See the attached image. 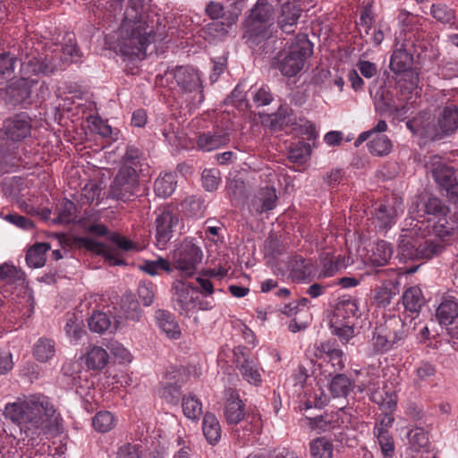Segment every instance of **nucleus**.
<instances>
[{"mask_svg": "<svg viewBox=\"0 0 458 458\" xmlns=\"http://www.w3.org/2000/svg\"><path fill=\"white\" fill-rule=\"evenodd\" d=\"M3 414L30 438L39 435L57 420L55 405L42 394L17 397L14 402L4 405Z\"/></svg>", "mask_w": 458, "mask_h": 458, "instance_id": "f257e3e1", "label": "nucleus"}, {"mask_svg": "<svg viewBox=\"0 0 458 458\" xmlns=\"http://www.w3.org/2000/svg\"><path fill=\"white\" fill-rule=\"evenodd\" d=\"M20 59L21 78L12 80L5 89V101L13 106L23 104L30 98L32 87L38 82L32 76L49 75L58 68L52 55L34 47L33 38L25 42Z\"/></svg>", "mask_w": 458, "mask_h": 458, "instance_id": "f03ea898", "label": "nucleus"}, {"mask_svg": "<svg viewBox=\"0 0 458 458\" xmlns=\"http://www.w3.org/2000/svg\"><path fill=\"white\" fill-rule=\"evenodd\" d=\"M120 52L129 59H144L148 47L157 35L139 10L130 5L121 27Z\"/></svg>", "mask_w": 458, "mask_h": 458, "instance_id": "7ed1b4c3", "label": "nucleus"}, {"mask_svg": "<svg viewBox=\"0 0 458 458\" xmlns=\"http://www.w3.org/2000/svg\"><path fill=\"white\" fill-rule=\"evenodd\" d=\"M421 225L416 223L410 229L403 230L399 238V255L404 261L429 259L440 254L453 241H443L435 237V239H425Z\"/></svg>", "mask_w": 458, "mask_h": 458, "instance_id": "20e7f679", "label": "nucleus"}, {"mask_svg": "<svg viewBox=\"0 0 458 458\" xmlns=\"http://www.w3.org/2000/svg\"><path fill=\"white\" fill-rule=\"evenodd\" d=\"M423 207L427 216L423 226L429 233L443 241H454L458 237V223L449 216L450 209L441 199L429 198ZM417 223L421 225L422 221Z\"/></svg>", "mask_w": 458, "mask_h": 458, "instance_id": "39448f33", "label": "nucleus"}, {"mask_svg": "<svg viewBox=\"0 0 458 458\" xmlns=\"http://www.w3.org/2000/svg\"><path fill=\"white\" fill-rule=\"evenodd\" d=\"M313 54V45L306 34H299L291 44L288 52L277 64L284 76L293 77L304 67L307 58Z\"/></svg>", "mask_w": 458, "mask_h": 458, "instance_id": "423d86ee", "label": "nucleus"}, {"mask_svg": "<svg viewBox=\"0 0 458 458\" xmlns=\"http://www.w3.org/2000/svg\"><path fill=\"white\" fill-rule=\"evenodd\" d=\"M360 378H357L359 392L366 393L369 399L377 403L381 411H392L396 407V394L384 387L380 389L379 376L375 373H360Z\"/></svg>", "mask_w": 458, "mask_h": 458, "instance_id": "0eeeda50", "label": "nucleus"}, {"mask_svg": "<svg viewBox=\"0 0 458 458\" xmlns=\"http://www.w3.org/2000/svg\"><path fill=\"white\" fill-rule=\"evenodd\" d=\"M140 189L138 173L129 167H120L108 191V197L120 200L133 199Z\"/></svg>", "mask_w": 458, "mask_h": 458, "instance_id": "6e6552de", "label": "nucleus"}, {"mask_svg": "<svg viewBox=\"0 0 458 458\" xmlns=\"http://www.w3.org/2000/svg\"><path fill=\"white\" fill-rule=\"evenodd\" d=\"M203 258L201 249L191 240H184L174 250L173 260L174 267L185 277H191Z\"/></svg>", "mask_w": 458, "mask_h": 458, "instance_id": "1a4fd4ad", "label": "nucleus"}, {"mask_svg": "<svg viewBox=\"0 0 458 458\" xmlns=\"http://www.w3.org/2000/svg\"><path fill=\"white\" fill-rule=\"evenodd\" d=\"M277 0H259L251 9L248 23L250 30L255 35L267 37V27L272 25L270 22L274 14V6Z\"/></svg>", "mask_w": 458, "mask_h": 458, "instance_id": "9d476101", "label": "nucleus"}, {"mask_svg": "<svg viewBox=\"0 0 458 458\" xmlns=\"http://www.w3.org/2000/svg\"><path fill=\"white\" fill-rule=\"evenodd\" d=\"M31 133V125L28 116L21 114L5 121L0 132V148L4 147L3 140L19 142L28 138Z\"/></svg>", "mask_w": 458, "mask_h": 458, "instance_id": "9b49d317", "label": "nucleus"}, {"mask_svg": "<svg viewBox=\"0 0 458 458\" xmlns=\"http://www.w3.org/2000/svg\"><path fill=\"white\" fill-rule=\"evenodd\" d=\"M402 338L403 332H392L386 324L376 327L369 341L371 349H369L368 355L385 353L391 350L394 344Z\"/></svg>", "mask_w": 458, "mask_h": 458, "instance_id": "f8f14e48", "label": "nucleus"}, {"mask_svg": "<svg viewBox=\"0 0 458 458\" xmlns=\"http://www.w3.org/2000/svg\"><path fill=\"white\" fill-rule=\"evenodd\" d=\"M178 222L177 215L171 209L165 208L159 210L155 220L157 246L159 250H164L166 247Z\"/></svg>", "mask_w": 458, "mask_h": 458, "instance_id": "ddd939ff", "label": "nucleus"}, {"mask_svg": "<svg viewBox=\"0 0 458 458\" xmlns=\"http://www.w3.org/2000/svg\"><path fill=\"white\" fill-rule=\"evenodd\" d=\"M173 300L175 309L181 313L189 315L197 307V297L193 293L198 291L191 284L176 280L172 286Z\"/></svg>", "mask_w": 458, "mask_h": 458, "instance_id": "4468645a", "label": "nucleus"}, {"mask_svg": "<svg viewBox=\"0 0 458 458\" xmlns=\"http://www.w3.org/2000/svg\"><path fill=\"white\" fill-rule=\"evenodd\" d=\"M166 81L174 80L184 92L196 91L201 87L199 72L191 66H177L165 72Z\"/></svg>", "mask_w": 458, "mask_h": 458, "instance_id": "2eb2a0df", "label": "nucleus"}, {"mask_svg": "<svg viewBox=\"0 0 458 458\" xmlns=\"http://www.w3.org/2000/svg\"><path fill=\"white\" fill-rule=\"evenodd\" d=\"M403 212V203L401 198L393 197L391 199L381 203L375 210L377 226L380 230L392 227L398 216Z\"/></svg>", "mask_w": 458, "mask_h": 458, "instance_id": "dca6fc26", "label": "nucleus"}, {"mask_svg": "<svg viewBox=\"0 0 458 458\" xmlns=\"http://www.w3.org/2000/svg\"><path fill=\"white\" fill-rule=\"evenodd\" d=\"M276 5L281 7L277 17L278 27L283 32H294L301 16V7L297 0H277Z\"/></svg>", "mask_w": 458, "mask_h": 458, "instance_id": "f3484780", "label": "nucleus"}, {"mask_svg": "<svg viewBox=\"0 0 458 458\" xmlns=\"http://www.w3.org/2000/svg\"><path fill=\"white\" fill-rule=\"evenodd\" d=\"M458 129V106L454 102L446 103L437 114L435 136L451 135Z\"/></svg>", "mask_w": 458, "mask_h": 458, "instance_id": "a211bd4d", "label": "nucleus"}, {"mask_svg": "<svg viewBox=\"0 0 458 458\" xmlns=\"http://www.w3.org/2000/svg\"><path fill=\"white\" fill-rule=\"evenodd\" d=\"M229 141V132L217 127L199 133L197 138V147L199 150L210 152L225 146Z\"/></svg>", "mask_w": 458, "mask_h": 458, "instance_id": "6ab92c4d", "label": "nucleus"}, {"mask_svg": "<svg viewBox=\"0 0 458 458\" xmlns=\"http://www.w3.org/2000/svg\"><path fill=\"white\" fill-rule=\"evenodd\" d=\"M426 168L431 174L435 182L443 189L450 186L454 182V172L438 156L430 157L426 163Z\"/></svg>", "mask_w": 458, "mask_h": 458, "instance_id": "aec40b11", "label": "nucleus"}, {"mask_svg": "<svg viewBox=\"0 0 458 458\" xmlns=\"http://www.w3.org/2000/svg\"><path fill=\"white\" fill-rule=\"evenodd\" d=\"M412 43L405 40V42L399 45L396 43V47L394 50L390 59V69L394 73H404L408 72L412 64V54L410 47Z\"/></svg>", "mask_w": 458, "mask_h": 458, "instance_id": "412c9836", "label": "nucleus"}, {"mask_svg": "<svg viewBox=\"0 0 458 458\" xmlns=\"http://www.w3.org/2000/svg\"><path fill=\"white\" fill-rule=\"evenodd\" d=\"M277 199L276 189L272 186L261 188L251 199L249 208L252 213L261 214L272 210Z\"/></svg>", "mask_w": 458, "mask_h": 458, "instance_id": "4be33fe9", "label": "nucleus"}, {"mask_svg": "<svg viewBox=\"0 0 458 458\" xmlns=\"http://www.w3.org/2000/svg\"><path fill=\"white\" fill-rule=\"evenodd\" d=\"M374 104L376 110L380 113H395L397 115H404L407 113L406 106L398 104L390 90L377 91Z\"/></svg>", "mask_w": 458, "mask_h": 458, "instance_id": "5701e85b", "label": "nucleus"}, {"mask_svg": "<svg viewBox=\"0 0 458 458\" xmlns=\"http://www.w3.org/2000/svg\"><path fill=\"white\" fill-rule=\"evenodd\" d=\"M242 355V360L239 357L237 363L242 378L250 385L259 386L261 384L262 378L257 360L244 352Z\"/></svg>", "mask_w": 458, "mask_h": 458, "instance_id": "b1692460", "label": "nucleus"}, {"mask_svg": "<svg viewBox=\"0 0 458 458\" xmlns=\"http://www.w3.org/2000/svg\"><path fill=\"white\" fill-rule=\"evenodd\" d=\"M155 321L157 327L166 337L169 339L180 338L181 329L172 313L165 310H157L155 312Z\"/></svg>", "mask_w": 458, "mask_h": 458, "instance_id": "393cba45", "label": "nucleus"}, {"mask_svg": "<svg viewBox=\"0 0 458 458\" xmlns=\"http://www.w3.org/2000/svg\"><path fill=\"white\" fill-rule=\"evenodd\" d=\"M437 318L439 324L449 326L458 318V303L453 296H444L437 309Z\"/></svg>", "mask_w": 458, "mask_h": 458, "instance_id": "a878e982", "label": "nucleus"}, {"mask_svg": "<svg viewBox=\"0 0 458 458\" xmlns=\"http://www.w3.org/2000/svg\"><path fill=\"white\" fill-rule=\"evenodd\" d=\"M399 282L396 280H386L380 286L375 289L374 300L380 307L388 306L393 298L399 293Z\"/></svg>", "mask_w": 458, "mask_h": 458, "instance_id": "bb28decb", "label": "nucleus"}, {"mask_svg": "<svg viewBox=\"0 0 458 458\" xmlns=\"http://www.w3.org/2000/svg\"><path fill=\"white\" fill-rule=\"evenodd\" d=\"M224 413L228 424L236 425L244 418V403L238 396L231 394L226 400Z\"/></svg>", "mask_w": 458, "mask_h": 458, "instance_id": "cd10ccee", "label": "nucleus"}, {"mask_svg": "<svg viewBox=\"0 0 458 458\" xmlns=\"http://www.w3.org/2000/svg\"><path fill=\"white\" fill-rule=\"evenodd\" d=\"M109 355L100 346H89L85 354V363L89 369L100 370L108 363Z\"/></svg>", "mask_w": 458, "mask_h": 458, "instance_id": "c85d7f7f", "label": "nucleus"}, {"mask_svg": "<svg viewBox=\"0 0 458 458\" xmlns=\"http://www.w3.org/2000/svg\"><path fill=\"white\" fill-rule=\"evenodd\" d=\"M202 431L207 441L212 445H216L221 438V427L216 417L210 412L204 415L202 421Z\"/></svg>", "mask_w": 458, "mask_h": 458, "instance_id": "c756f323", "label": "nucleus"}, {"mask_svg": "<svg viewBox=\"0 0 458 458\" xmlns=\"http://www.w3.org/2000/svg\"><path fill=\"white\" fill-rule=\"evenodd\" d=\"M102 183L97 181H89L81 190L80 202L81 205H98L103 199Z\"/></svg>", "mask_w": 458, "mask_h": 458, "instance_id": "7c9ffc66", "label": "nucleus"}, {"mask_svg": "<svg viewBox=\"0 0 458 458\" xmlns=\"http://www.w3.org/2000/svg\"><path fill=\"white\" fill-rule=\"evenodd\" d=\"M394 253L393 246L386 241H378L372 249L369 262L374 267L386 265Z\"/></svg>", "mask_w": 458, "mask_h": 458, "instance_id": "2f4dec72", "label": "nucleus"}, {"mask_svg": "<svg viewBox=\"0 0 458 458\" xmlns=\"http://www.w3.org/2000/svg\"><path fill=\"white\" fill-rule=\"evenodd\" d=\"M55 343L53 339L41 337L33 345V356L39 362H47L55 354Z\"/></svg>", "mask_w": 458, "mask_h": 458, "instance_id": "473e14b6", "label": "nucleus"}, {"mask_svg": "<svg viewBox=\"0 0 458 458\" xmlns=\"http://www.w3.org/2000/svg\"><path fill=\"white\" fill-rule=\"evenodd\" d=\"M64 329L70 342L77 344L85 333L82 318L75 314L69 315Z\"/></svg>", "mask_w": 458, "mask_h": 458, "instance_id": "72a5a7b5", "label": "nucleus"}, {"mask_svg": "<svg viewBox=\"0 0 458 458\" xmlns=\"http://www.w3.org/2000/svg\"><path fill=\"white\" fill-rule=\"evenodd\" d=\"M309 445L312 458H333L334 445L326 437H318L311 440Z\"/></svg>", "mask_w": 458, "mask_h": 458, "instance_id": "f704fd0d", "label": "nucleus"}, {"mask_svg": "<svg viewBox=\"0 0 458 458\" xmlns=\"http://www.w3.org/2000/svg\"><path fill=\"white\" fill-rule=\"evenodd\" d=\"M50 250V244L40 242L33 245L26 254V262L33 268L42 267L46 263V253Z\"/></svg>", "mask_w": 458, "mask_h": 458, "instance_id": "c9c22d12", "label": "nucleus"}, {"mask_svg": "<svg viewBox=\"0 0 458 458\" xmlns=\"http://www.w3.org/2000/svg\"><path fill=\"white\" fill-rule=\"evenodd\" d=\"M318 349L324 352L328 358V361L335 371H341L345 365V357L342 350L335 348L329 342H324L319 344Z\"/></svg>", "mask_w": 458, "mask_h": 458, "instance_id": "e433bc0d", "label": "nucleus"}, {"mask_svg": "<svg viewBox=\"0 0 458 458\" xmlns=\"http://www.w3.org/2000/svg\"><path fill=\"white\" fill-rule=\"evenodd\" d=\"M176 183L174 174L165 173L160 174L155 181V192L158 197L167 198L174 191Z\"/></svg>", "mask_w": 458, "mask_h": 458, "instance_id": "4c0bfd02", "label": "nucleus"}, {"mask_svg": "<svg viewBox=\"0 0 458 458\" xmlns=\"http://www.w3.org/2000/svg\"><path fill=\"white\" fill-rule=\"evenodd\" d=\"M402 299L405 310L411 313L419 312L424 302L421 290L418 286L408 288Z\"/></svg>", "mask_w": 458, "mask_h": 458, "instance_id": "58836bf2", "label": "nucleus"}, {"mask_svg": "<svg viewBox=\"0 0 458 458\" xmlns=\"http://www.w3.org/2000/svg\"><path fill=\"white\" fill-rule=\"evenodd\" d=\"M430 13L434 19L442 24L453 26L456 22V11L445 4H433Z\"/></svg>", "mask_w": 458, "mask_h": 458, "instance_id": "ea45409f", "label": "nucleus"}, {"mask_svg": "<svg viewBox=\"0 0 458 458\" xmlns=\"http://www.w3.org/2000/svg\"><path fill=\"white\" fill-rule=\"evenodd\" d=\"M87 122L88 126L92 132L99 134L103 138H108L111 140H115L117 139V131L98 115L89 116Z\"/></svg>", "mask_w": 458, "mask_h": 458, "instance_id": "a19ab883", "label": "nucleus"}, {"mask_svg": "<svg viewBox=\"0 0 458 458\" xmlns=\"http://www.w3.org/2000/svg\"><path fill=\"white\" fill-rule=\"evenodd\" d=\"M121 312L126 319L139 321L141 318V309L138 301L131 294H124L121 301Z\"/></svg>", "mask_w": 458, "mask_h": 458, "instance_id": "79ce46f5", "label": "nucleus"}, {"mask_svg": "<svg viewBox=\"0 0 458 458\" xmlns=\"http://www.w3.org/2000/svg\"><path fill=\"white\" fill-rule=\"evenodd\" d=\"M329 390L334 398L346 397L352 390V383L345 375L337 374L331 380Z\"/></svg>", "mask_w": 458, "mask_h": 458, "instance_id": "37998d69", "label": "nucleus"}, {"mask_svg": "<svg viewBox=\"0 0 458 458\" xmlns=\"http://www.w3.org/2000/svg\"><path fill=\"white\" fill-rule=\"evenodd\" d=\"M116 422L114 415L108 411H98L92 420L94 428L100 433L110 431L114 428Z\"/></svg>", "mask_w": 458, "mask_h": 458, "instance_id": "c03bdc74", "label": "nucleus"}, {"mask_svg": "<svg viewBox=\"0 0 458 458\" xmlns=\"http://www.w3.org/2000/svg\"><path fill=\"white\" fill-rule=\"evenodd\" d=\"M182 208L187 216L200 218L206 210L205 201L200 197L190 196L182 202Z\"/></svg>", "mask_w": 458, "mask_h": 458, "instance_id": "a18cd8bd", "label": "nucleus"}, {"mask_svg": "<svg viewBox=\"0 0 458 458\" xmlns=\"http://www.w3.org/2000/svg\"><path fill=\"white\" fill-rule=\"evenodd\" d=\"M182 407L183 414L191 420H198L202 414V403L195 395L184 396Z\"/></svg>", "mask_w": 458, "mask_h": 458, "instance_id": "49530a36", "label": "nucleus"}, {"mask_svg": "<svg viewBox=\"0 0 458 458\" xmlns=\"http://www.w3.org/2000/svg\"><path fill=\"white\" fill-rule=\"evenodd\" d=\"M143 154L134 146H127L122 158L121 167H129L137 172L142 165Z\"/></svg>", "mask_w": 458, "mask_h": 458, "instance_id": "de8ad7c7", "label": "nucleus"}, {"mask_svg": "<svg viewBox=\"0 0 458 458\" xmlns=\"http://www.w3.org/2000/svg\"><path fill=\"white\" fill-rule=\"evenodd\" d=\"M140 268L152 276L159 275L160 271L172 272L169 261L161 257L155 260H145Z\"/></svg>", "mask_w": 458, "mask_h": 458, "instance_id": "09e8293b", "label": "nucleus"}, {"mask_svg": "<svg viewBox=\"0 0 458 458\" xmlns=\"http://www.w3.org/2000/svg\"><path fill=\"white\" fill-rule=\"evenodd\" d=\"M89 327L92 332L103 334L111 328L109 317L101 311H95L88 321Z\"/></svg>", "mask_w": 458, "mask_h": 458, "instance_id": "8fccbe9b", "label": "nucleus"}, {"mask_svg": "<svg viewBox=\"0 0 458 458\" xmlns=\"http://www.w3.org/2000/svg\"><path fill=\"white\" fill-rule=\"evenodd\" d=\"M392 148V143L387 136L377 134L369 143V152L376 156L387 155Z\"/></svg>", "mask_w": 458, "mask_h": 458, "instance_id": "3c124183", "label": "nucleus"}, {"mask_svg": "<svg viewBox=\"0 0 458 458\" xmlns=\"http://www.w3.org/2000/svg\"><path fill=\"white\" fill-rule=\"evenodd\" d=\"M308 420V426L318 433L326 432L332 429L335 426L333 425V415L324 414L315 417H306Z\"/></svg>", "mask_w": 458, "mask_h": 458, "instance_id": "603ef678", "label": "nucleus"}, {"mask_svg": "<svg viewBox=\"0 0 458 458\" xmlns=\"http://www.w3.org/2000/svg\"><path fill=\"white\" fill-rule=\"evenodd\" d=\"M94 250L102 255L106 260L109 263V265L113 266H120L124 264L123 258L120 256L118 250L108 247L106 244L95 242L94 243Z\"/></svg>", "mask_w": 458, "mask_h": 458, "instance_id": "864d4df0", "label": "nucleus"}, {"mask_svg": "<svg viewBox=\"0 0 458 458\" xmlns=\"http://www.w3.org/2000/svg\"><path fill=\"white\" fill-rule=\"evenodd\" d=\"M311 153V148L310 144L303 141H298L294 143L289 148V159L293 163H302Z\"/></svg>", "mask_w": 458, "mask_h": 458, "instance_id": "5fc2aeb1", "label": "nucleus"}, {"mask_svg": "<svg viewBox=\"0 0 458 458\" xmlns=\"http://www.w3.org/2000/svg\"><path fill=\"white\" fill-rule=\"evenodd\" d=\"M22 279V272L13 265L7 263L0 265V282L11 285Z\"/></svg>", "mask_w": 458, "mask_h": 458, "instance_id": "6e6d98bb", "label": "nucleus"}, {"mask_svg": "<svg viewBox=\"0 0 458 458\" xmlns=\"http://www.w3.org/2000/svg\"><path fill=\"white\" fill-rule=\"evenodd\" d=\"M407 437L411 447L415 451L425 448L428 445V434L421 428L411 429L407 434Z\"/></svg>", "mask_w": 458, "mask_h": 458, "instance_id": "4d7b16f0", "label": "nucleus"}, {"mask_svg": "<svg viewBox=\"0 0 458 458\" xmlns=\"http://www.w3.org/2000/svg\"><path fill=\"white\" fill-rule=\"evenodd\" d=\"M377 438L382 454L385 458H392L394 454V445L392 436L388 431L378 429V433H374Z\"/></svg>", "mask_w": 458, "mask_h": 458, "instance_id": "13d9d810", "label": "nucleus"}, {"mask_svg": "<svg viewBox=\"0 0 458 458\" xmlns=\"http://www.w3.org/2000/svg\"><path fill=\"white\" fill-rule=\"evenodd\" d=\"M145 449L140 444L125 443L117 450V458H141Z\"/></svg>", "mask_w": 458, "mask_h": 458, "instance_id": "bf43d9fd", "label": "nucleus"}, {"mask_svg": "<svg viewBox=\"0 0 458 458\" xmlns=\"http://www.w3.org/2000/svg\"><path fill=\"white\" fill-rule=\"evenodd\" d=\"M220 183V172L216 168H206L202 172V185L208 191L217 189Z\"/></svg>", "mask_w": 458, "mask_h": 458, "instance_id": "052dcab7", "label": "nucleus"}, {"mask_svg": "<svg viewBox=\"0 0 458 458\" xmlns=\"http://www.w3.org/2000/svg\"><path fill=\"white\" fill-rule=\"evenodd\" d=\"M138 294L143 305L150 306L155 298V285L148 281H142L139 284Z\"/></svg>", "mask_w": 458, "mask_h": 458, "instance_id": "680f3d73", "label": "nucleus"}, {"mask_svg": "<svg viewBox=\"0 0 458 458\" xmlns=\"http://www.w3.org/2000/svg\"><path fill=\"white\" fill-rule=\"evenodd\" d=\"M293 131L297 134L304 136L308 140H315L318 137L315 125L308 120H300L294 124Z\"/></svg>", "mask_w": 458, "mask_h": 458, "instance_id": "e2e57ef3", "label": "nucleus"}, {"mask_svg": "<svg viewBox=\"0 0 458 458\" xmlns=\"http://www.w3.org/2000/svg\"><path fill=\"white\" fill-rule=\"evenodd\" d=\"M226 190L228 195L235 200H240L245 196V184L241 179H233L227 182Z\"/></svg>", "mask_w": 458, "mask_h": 458, "instance_id": "0e129e2a", "label": "nucleus"}, {"mask_svg": "<svg viewBox=\"0 0 458 458\" xmlns=\"http://www.w3.org/2000/svg\"><path fill=\"white\" fill-rule=\"evenodd\" d=\"M332 333L336 335L343 344H347L354 336V328L349 325H332Z\"/></svg>", "mask_w": 458, "mask_h": 458, "instance_id": "69168bd1", "label": "nucleus"}, {"mask_svg": "<svg viewBox=\"0 0 458 458\" xmlns=\"http://www.w3.org/2000/svg\"><path fill=\"white\" fill-rule=\"evenodd\" d=\"M107 348L110 350L111 353L117 360H119L120 362L131 361V356L130 352L121 344L117 342H112L107 345Z\"/></svg>", "mask_w": 458, "mask_h": 458, "instance_id": "338daca9", "label": "nucleus"}, {"mask_svg": "<svg viewBox=\"0 0 458 458\" xmlns=\"http://www.w3.org/2000/svg\"><path fill=\"white\" fill-rule=\"evenodd\" d=\"M439 74L444 79H451L458 76V62L444 60L439 66Z\"/></svg>", "mask_w": 458, "mask_h": 458, "instance_id": "774afa93", "label": "nucleus"}]
</instances>
